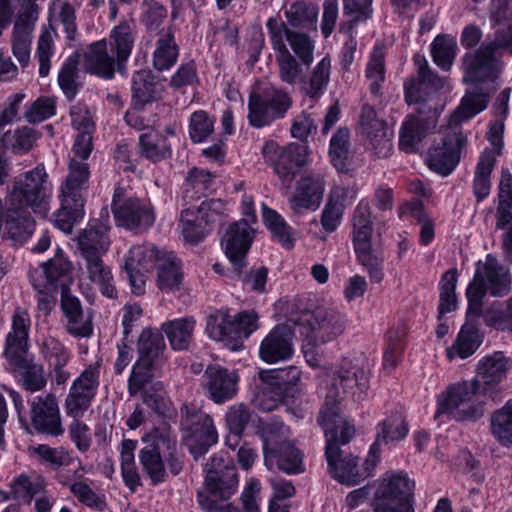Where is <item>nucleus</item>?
<instances>
[{"label":"nucleus","mask_w":512,"mask_h":512,"mask_svg":"<svg viewBox=\"0 0 512 512\" xmlns=\"http://www.w3.org/2000/svg\"><path fill=\"white\" fill-rule=\"evenodd\" d=\"M317 421L324 430L325 456L329 472L334 479L342 484L354 486L373 475L379 461L370 450L360 467L358 457L341 448L355 436V429L340 413L334 410L320 411Z\"/></svg>","instance_id":"f257e3e1"},{"label":"nucleus","mask_w":512,"mask_h":512,"mask_svg":"<svg viewBox=\"0 0 512 512\" xmlns=\"http://www.w3.org/2000/svg\"><path fill=\"white\" fill-rule=\"evenodd\" d=\"M511 45L512 35L508 33L506 38H501L500 34L492 42L483 43L476 51L464 55L463 81L472 87L466 91L460 105L452 114V122L469 120L487 108L490 96L484 85L493 82L497 77L494 54L498 49L509 48Z\"/></svg>","instance_id":"f03ea898"},{"label":"nucleus","mask_w":512,"mask_h":512,"mask_svg":"<svg viewBox=\"0 0 512 512\" xmlns=\"http://www.w3.org/2000/svg\"><path fill=\"white\" fill-rule=\"evenodd\" d=\"M286 22L276 17H270L266 23L269 38L272 39L274 26L281 39L287 41L300 59L301 63L309 66L313 62L314 43L309 33L317 31L318 7L305 1H297L284 12Z\"/></svg>","instance_id":"7ed1b4c3"},{"label":"nucleus","mask_w":512,"mask_h":512,"mask_svg":"<svg viewBox=\"0 0 512 512\" xmlns=\"http://www.w3.org/2000/svg\"><path fill=\"white\" fill-rule=\"evenodd\" d=\"M143 474L153 486L168 481L169 474L179 475L184 467V454L178 449L177 439L166 433H155L139 451Z\"/></svg>","instance_id":"20e7f679"},{"label":"nucleus","mask_w":512,"mask_h":512,"mask_svg":"<svg viewBox=\"0 0 512 512\" xmlns=\"http://www.w3.org/2000/svg\"><path fill=\"white\" fill-rule=\"evenodd\" d=\"M90 177L89 165L85 162L70 159L68 174L61 184L60 208L54 213V225L64 233L70 234L75 224L84 216L86 199L84 193L88 189Z\"/></svg>","instance_id":"39448f33"},{"label":"nucleus","mask_w":512,"mask_h":512,"mask_svg":"<svg viewBox=\"0 0 512 512\" xmlns=\"http://www.w3.org/2000/svg\"><path fill=\"white\" fill-rule=\"evenodd\" d=\"M510 289L509 268L503 266L493 254H487L484 262L480 260L476 263L474 276L466 289L467 315L480 317L486 294L503 297Z\"/></svg>","instance_id":"423d86ee"},{"label":"nucleus","mask_w":512,"mask_h":512,"mask_svg":"<svg viewBox=\"0 0 512 512\" xmlns=\"http://www.w3.org/2000/svg\"><path fill=\"white\" fill-rule=\"evenodd\" d=\"M369 382V364L364 357L344 358L333 372L327 387L325 406L321 411L334 410L339 413L337 403L348 394L362 399L369 389Z\"/></svg>","instance_id":"0eeeda50"},{"label":"nucleus","mask_w":512,"mask_h":512,"mask_svg":"<svg viewBox=\"0 0 512 512\" xmlns=\"http://www.w3.org/2000/svg\"><path fill=\"white\" fill-rule=\"evenodd\" d=\"M485 395L476 381L451 384L439 396L435 417L447 414L457 422H476L484 416Z\"/></svg>","instance_id":"6e6552de"},{"label":"nucleus","mask_w":512,"mask_h":512,"mask_svg":"<svg viewBox=\"0 0 512 512\" xmlns=\"http://www.w3.org/2000/svg\"><path fill=\"white\" fill-rule=\"evenodd\" d=\"M257 320L258 315L254 311L231 316L219 310L207 318L206 331L211 339L225 342L232 350H237L242 347L243 339L257 330Z\"/></svg>","instance_id":"1a4fd4ad"},{"label":"nucleus","mask_w":512,"mask_h":512,"mask_svg":"<svg viewBox=\"0 0 512 512\" xmlns=\"http://www.w3.org/2000/svg\"><path fill=\"white\" fill-rule=\"evenodd\" d=\"M291 95L284 89L270 86L252 92L248 98V121L254 128H263L286 117L292 107Z\"/></svg>","instance_id":"9d476101"},{"label":"nucleus","mask_w":512,"mask_h":512,"mask_svg":"<svg viewBox=\"0 0 512 512\" xmlns=\"http://www.w3.org/2000/svg\"><path fill=\"white\" fill-rule=\"evenodd\" d=\"M47 177L44 166H36L21 174L15 179L5 204L18 206L33 213L45 211L48 199L45 186Z\"/></svg>","instance_id":"9b49d317"},{"label":"nucleus","mask_w":512,"mask_h":512,"mask_svg":"<svg viewBox=\"0 0 512 512\" xmlns=\"http://www.w3.org/2000/svg\"><path fill=\"white\" fill-rule=\"evenodd\" d=\"M449 119V129L440 141L435 142L428 150L427 166L441 176L451 174L461 159V152L467 146V136L459 128V124Z\"/></svg>","instance_id":"f8f14e48"},{"label":"nucleus","mask_w":512,"mask_h":512,"mask_svg":"<svg viewBox=\"0 0 512 512\" xmlns=\"http://www.w3.org/2000/svg\"><path fill=\"white\" fill-rule=\"evenodd\" d=\"M180 427L191 439L189 452L194 460L204 456L218 442V433L212 417L187 404L180 409Z\"/></svg>","instance_id":"ddd939ff"},{"label":"nucleus","mask_w":512,"mask_h":512,"mask_svg":"<svg viewBox=\"0 0 512 512\" xmlns=\"http://www.w3.org/2000/svg\"><path fill=\"white\" fill-rule=\"evenodd\" d=\"M301 320L308 325L306 345L312 348L333 341L340 336L346 327L345 316L337 309L318 306L312 311L303 313Z\"/></svg>","instance_id":"4468645a"},{"label":"nucleus","mask_w":512,"mask_h":512,"mask_svg":"<svg viewBox=\"0 0 512 512\" xmlns=\"http://www.w3.org/2000/svg\"><path fill=\"white\" fill-rule=\"evenodd\" d=\"M308 153L307 144L290 143L285 147H279L270 142L263 148L264 157L270 162L286 189L291 187L299 170L306 164Z\"/></svg>","instance_id":"2eb2a0df"},{"label":"nucleus","mask_w":512,"mask_h":512,"mask_svg":"<svg viewBox=\"0 0 512 512\" xmlns=\"http://www.w3.org/2000/svg\"><path fill=\"white\" fill-rule=\"evenodd\" d=\"M121 195L122 190L115 189L111 207L116 225L135 233L147 231L155 221L151 204L140 198L121 201Z\"/></svg>","instance_id":"dca6fc26"},{"label":"nucleus","mask_w":512,"mask_h":512,"mask_svg":"<svg viewBox=\"0 0 512 512\" xmlns=\"http://www.w3.org/2000/svg\"><path fill=\"white\" fill-rule=\"evenodd\" d=\"M414 488V481L405 473L385 475L377 483L372 503L414 512Z\"/></svg>","instance_id":"f3484780"},{"label":"nucleus","mask_w":512,"mask_h":512,"mask_svg":"<svg viewBox=\"0 0 512 512\" xmlns=\"http://www.w3.org/2000/svg\"><path fill=\"white\" fill-rule=\"evenodd\" d=\"M438 111L432 106L422 105L414 114H409L399 131V149L407 154L416 153L418 145L437 125Z\"/></svg>","instance_id":"a211bd4d"},{"label":"nucleus","mask_w":512,"mask_h":512,"mask_svg":"<svg viewBox=\"0 0 512 512\" xmlns=\"http://www.w3.org/2000/svg\"><path fill=\"white\" fill-rule=\"evenodd\" d=\"M205 472V486L211 496L226 500L234 494L238 483L236 469L223 452L209 459Z\"/></svg>","instance_id":"6ab92c4d"},{"label":"nucleus","mask_w":512,"mask_h":512,"mask_svg":"<svg viewBox=\"0 0 512 512\" xmlns=\"http://www.w3.org/2000/svg\"><path fill=\"white\" fill-rule=\"evenodd\" d=\"M254 229L248 219H241L229 225L222 238L225 254L231 262L234 272L241 274L247 266L246 257L253 242Z\"/></svg>","instance_id":"aec40b11"},{"label":"nucleus","mask_w":512,"mask_h":512,"mask_svg":"<svg viewBox=\"0 0 512 512\" xmlns=\"http://www.w3.org/2000/svg\"><path fill=\"white\" fill-rule=\"evenodd\" d=\"M511 367V359L502 351H495L482 357L476 366V381L481 390L490 394L493 401L498 399L499 384L507 378Z\"/></svg>","instance_id":"412c9836"},{"label":"nucleus","mask_w":512,"mask_h":512,"mask_svg":"<svg viewBox=\"0 0 512 512\" xmlns=\"http://www.w3.org/2000/svg\"><path fill=\"white\" fill-rule=\"evenodd\" d=\"M239 375L218 364L208 365L203 374V388L215 404H224L238 392Z\"/></svg>","instance_id":"4be33fe9"},{"label":"nucleus","mask_w":512,"mask_h":512,"mask_svg":"<svg viewBox=\"0 0 512 512\" xmlns=\"http://www.w3.org/2000/svg\"><path fill=\"white\" fill-rule=\"evenodd\" d=\"M30 419L38 433L59 436L64 432L58 403L53 393L33 399L30 407Z\"/></svg>","instance_id":"5701e85b"},{"label":"nucleus","mask_w":512,"mask_h":512,"mask_svg":"<svg viewBox=\"0 0 512 512\" xmlns=\"http://www.w3.org/2000/svg\"><path fill=\"white\" fill-rule=\"evenodd\" d=\"M293 338L294 332L288 323L276 325L260 344L261 360L273 364L291 358L294 352Z\"/></svg>","instance_id":"b1692460"},{"label":"nucleus","mask_w":512,"mask_h":512,"mask_svg":"<svg viewBox=\"0 0 512 512\" xmlns=\"http://www.w3.org/2000/svg\"><path fill=\"white\" fill-rule=\"evenodd\" d=\"M60 306L68 334L75 338H89L93 334L92 315L85 314L80 300L70 289L61 292Z\"/></svg>","instance_id":"393cba45"},{"label":"nucleus","mask_w":512,"mask_h":512,"mask_svg":"<svg viewBox=\"0 0 512 512\" xmlns=\"http://www.w3.org/2000/svg\"><path fill=\"white\" fill-rule=\"evenodd\" d=\"M512 175L503 170L498 186L496 206V228L507 229L503 240V251L507 258L512 255Z\"/></svg>","instance_id":"a878e982"},{"label":"nucleus","mask_w":512,"mask_h":512,"mask_svg":"<svg viewBox=\"0 0 512 512\" xmlns=\"http://www.w3.org/2000/svg\"><path fill=\"white\" fill-rule=\"evenodd\" d=\"M30 323L27 311L16 308L12 316V329L5 340L4 356L9 365L26 358Z\"/></svg>","instance_id":"bb28decb"},{"label":"nucleus","mask_w":512,"mask_h":512,"mask_svg":"<svg viewBox=\"0 0 512 512\" xmlns=\"http://www.w3.org/2000/svg\"><path fill=\"white\" fill-rule=\"evenodd\" d=\"M264 463L269 470H280L286 474H300L305 468L302 452L290 441H281L272 448H266Z\"/></svg>","instance_id":"cd10ccee"},{"label":"nucleus","mask_w":512,"mask_h":512,"mask_svg":"<svg viewBox=\"0 0 512 512\" xmlns=\"http://www.w3.org/2000/svg\"><path fill=\"white\" fill-rule=\"evenodd\" d=\"M109 50L106 40L91 44L84 58L85 71L103 79H112L116 70L122 72L125 63H119L118 57L109 54Z\"/></svg>","instance_id":"c85d7f7f"},{"label":"nucleus","mask_w":512,"mask_h":512,"mask_svg":"<svg viewBox=\"0 0 512 512\" xmlns=\"http://www.w3.org/2000/svg\"><path fill=\"white\" fill-rule=\"evenodd\" d=\"M324 187L325 183L320 175L302 177L297 183V193L289 200L291 210L300 215L305 210L318 209L323 198Z\"/></svg>","instance_id":"c756f323"},{"label":"nucleus","mask_w":512,"mask_h":512,"mask_svg":"<svg viewBox=\"0 0 512 512\" xmlns=\"http://www.w3.org/2000/svg\"><path fill=\"white\" fill-rule=\"evenodd\" d=\"M3 224L5 228L4 237L18 244L27 241L35 229L32 211L10 204H5Z\"/></svg>","instance_id":"7c9ffc66"},{"label":"nucleus","mask_w":512,"mask_h":512,"mask_svg":"<svg viewBox=\"0 0 512 512\" xmlns=\"http://www.w3.org/2000/svg\"><path fill=\"white\" fill-rule=\"evenodd\" d=\"M165 350L162 332L150 327L142 330L137 341V361L160 370L166 362Z\"/></svg>","instance_id":"2f4dec72"},{"label":"nucleus","mask_w":512,"mask_h":512,"mask_svg":"<svg viewBox=\"0 0 512 512\" xmlns=\"http://www.w3.org/2000/svg\"><path fill=\"white\" fill-rule=\"evenodd\" d=\"M409 431L406 417L401 412H394L379 422L376 426V438L370 446V451L376 459H380L382 444H389L403 440Z\"/></svg>","instance_id":"473e14b6"},{"label":"nucleus","mask_w":512,"mask_h":512,"mask_svg":"<svg viewBox=\"0 0 512 512\" xmlns=\"http://www.w3.org/2000/svg\"><path fill=\"white\" fill-rule=\"evenodd\" d=\"M274 27L272 39H270L272 47L276 52V62L279 68V78L289 85L297 82L302 83L304 73L301 65L296 58L290 53L285 41L281 39L279 32Z\"/></svg>","instance_id":"72a5a7b5"},{"label":"nucleus","mask_w":512,"mask_h":512,"mask_svg":"<svg viewBox=\"0 0 512 512\" xmlns=\"http://www.w3.org/2000/svg\"><path fill=\"white\" fill-rule=\"evenodd\" d=\"M132 105L134 109L144 107L161 98L160 84L151 70L142 69L132 75Z\"/></svg>","instance_id":"f704fd0d"},{"label":"nucleus","mask_w":512,"mask_h":512,"mask_svg":"<svg viewBox=\"0 0 512 512\" xmlns=\"http://www.w3.org/2000/svg\"><path fill=\"white\" fill-rule=\"evenodd\" d=\"M41 273L38 271L36 276L43 275V280H39L46 287H60L61 292L70 289L72 278V264L64 258L62 251L58 249L56 255L41 264Z\"/></svg>","instance_id":"c9c22d12"},{"label":"nucleus","mask_w":512,"mask_h":512,"mask_svg":"<svg viewBox=\"0 0 512 512\" xmlns=\"http://www.w3.org/2000/svg\"><path fill=\"white\" fill-rule=\"evenodd\" d=\"M259 379L266 380L275 391L285 398L294 397L300 391L301 370L296 366L261 370Z\"/></svg>","instance_id":"e433bc0d"},{"label":"nucleus","mask_w":512,"mask_h":512,"mask_svg":"<svg viewBox=\"0 0 512 512\" xmlns=\"http://www.w3.org/2000/svg\"><path fill=\"white\" fill-rule=\"evenodd\" d=\"M77 244L82 257L104 255L110 244L107 227L97 220L90 222L78 235Z\"/></svg>","instance_id":"4c0bfd02"},{"label":"nucleus","mask_w":512,"mask_h":512,"mask_svg":"<svg viewBox=\"0 0 512 512\" xmlns=\"http://www.w3.org/2000/svg\"><path fill=\"white\" fill-rule=\"evenodd\" d=\"M136 37L134 20H122L110 33L108 48L118 57L119 63H126L131 55Z\"/></svg>","instance_id":"58836bf2"},{"label":"nucleus","mask_w":512,"mask_h":512,"mask_svg":"<svg viewBox=\"0 0 512 512\" xmlns=\"http://www.w3.org/2000/svg\"><path fill=\"white\" fill-rule=\"evenodd\" d=\"M484 335L472 323L466 322L460 329L453 345L447 349V358L453 360L455 357L466 359L473 355L480 347Z\"/></svg>","instance_id":"ea45409f"},{"label":"nucleus","mask_w":512,"mask_h":512,"mask_svg":"<svg viewBox=\"0 0 512 512\" xmlns=\"http://www.w3.org/2000/svg\"><path fill=\"white\" fill-rule=\"evenodd\" d=\"M500 154L492 146V148H486L480 155L473 179V193L477 198V202L484 200L490 193V176L496 157Z\"/></svg>","instance_id":"a19ab883"},{"label":"nucleus","mask_w":512,"mask_h":512,"mask_svg":"<svg viewBox=\"0 0 512 512\" xmlns=\"http://www.w3.org/2000/svg\"><path fill=\"white\" fill-rule=\"evenodd\" d=\"M139 153L147 160L158 163L171 158L172 147L167 137L158 131H149L139 136Z\"/></svg>","instance_id":"79ce46f5"},{"label":"nucleus","mask_w":512,"mask_h":512,"mask_svg":"<svg viewBox=\"0 0 512 512\" xmlns=\"http://www.w3.org/2000/svg\"><path fill=\"white\" fill-rule=\"evenodd\" d=\"M10 366L18 382L25 390L34 393L45 388L47 379L41 364L25 358Z\"/></svg>","instance_id":"37998d69"},{"label":"nucleus","mask_w":512,"mask_h":512,"mask_svg":"<svg viewBox=\"0 0 512 512\" xmlns=\"http://www.w3.org/2000/svg\"><path fill=\"white\" fill-rule=\"evenodd\" d=\"M330 161L340 173L350 170L352 159L350 131L346 127H339L332 135L328 151Z\"/></svg>","instance_id":"c03bdc74"},{"label":"nucleus","mask_w":512,"mask_h":512,"mask_svg":"<svg viewBox=\"0 0 512 512\" xmlns=\"http://www.w3.org/2000/svg\"><path fill=\"white\" fill-rule=\"evenodd\" d=\"M194 328V319L180 318L163 323L160 332L165 333L173 350L181 351L188 349Z\"/></svg>","instance_id":"a18cd8bd"},{"label":"nucleus","mask_w":512,"mask_h":512,"mask_svg":"<svg viewBox=\"0 0 512 512\" xmlns=\"http://www.w3.org/2000/svg\"><path fill=\"white\" fill-rule=\"evenodd\" d=\"M179 56V47L175 41L174 32L171 27L163 34H160L156 49L153 53V66L158 71L170 69Z\"/></svg>","instance_id":"49530a36"},{"label":"nucleus","mask_w":512,"mask_h":512,"mask_svg":"<svg viewBox=\"0 0 512 512\" xmlns=\"http://www.w3.org/2000/svg\"><path fill=\"white\" fill-rule=\"evenodd\" d=\"M510 88H505L497 97L494 103V113L496 119L489 125L487 139L490 144L497 149L498 153L503 148L504 119L509 110Z\"/></svg>","instance_id":"de8ad7c7"},{"label":"nucleus","mask_w":512,"mask_h":512,"mask_svg":"<svg viewBox=\"0 0 512 512\" xmlns=\"http://www.w3.org/2000/svg\"><path fill=\"white\" fill-rule=\"evenodd\" d=\"M490 430L502 446L509 448L512 445V400L491 414Z\"/></svg>","instance_id":"09e8293b"},{"label":"nucleus","mask_w":512,"mask_h":512,"mask_svg":"<svg viewBox=\"0 0 512 512\" xmlns=\"http://www.w3.org/2000/svg\"><path fill=\"white\" fill-rule=\"evenodd\" d=\"M103 255L83 257L86 262L89 279L98 284L103 295L109 298L117 297V290L111 284L112 274L110 268L102 260Z\"/></svg>","instance_id":"8fccbe9b"},{"label":"nucleus","mask_w":512,"mask_h":512,"mask_svg":"<svg viewBox=\"0 0 512 512\" xmlns=\"http://www.w3.org/2000/svg\"><path fill=\"white\" fill-rule=\"evenodd\" d=\"M40 136L33 128L28 126L3 133L0 138V146L6 150L10 149L14 154H24L30 151L34 142Z\"/></svg>","instance_id":"3c124183"},{"label":"nucleus","mask_w":512,"mask_h":512,"mask_svg":"<svg viewBox=\"0 0 512 512\" xmlns=\"http://www.w3.org/2000/svg\"><path fill=\"white\" fill-rule=\"evenodd\" d=\"M362 125L375 154L379 158L389 156L393 147L391 141L392 132L389 131L386 124L383 121L374 119L367 124L362 122Z\"/></svg>","instance_id":"603ef678"},{"label":"nucleus","mask_w":512,"mask_h":512,"mask_svg":"<svg viewBox=\"0 0 512 512\" xmlns=\"http://www.w3.org/2000/svg\"><path fill=\"white\" fill-rule=\"evenodd\" d=\"M182 234L186 241L198 243L208 233V226L213 223L212 218H205L198 211L184 210L181 214Z\"/></svg>","instance_id":"864d4df0"},{"label":"nucleus","mask_w":512,"mask_h":512,"mask_svg":"<svg viewBox=\"0 0 512 512\" xmlns=\"http://www.w3.org/2000/svg\"><path fill=\"white\" fill-rule=\"evenodd\" d=\"M458 281V272L456 268L447 270L441 277L438 320L457 307L456 286Z\"/></svg>","instance_id":"5fc2aeb1"},{"label":"nucleus","mask_w":512,"mask_h":512,"mask_svg":"<svg viewBox=\"0 0 512 512\" xmlns=\"http://www.w3.org/2000/svg\"><path fill=\"white\" fill-rule=\"evenodd\" d=\"M331 61L324 57L313 69L308 81L303 78L302 91L310 98H319L330 79Z\"/></svg>","instance_id":"6e6d98bb"},{"label":"nucleus","mask_w":512,"mask_h":512,"mask_svg":"<svg viewBox=\"0 0 512 512\" xmlns=\"http://www.w3.org/2000/svg\"><path fill=\"white\" fill-rule=\"evenodd\" d=\"M457 43L447 35H438L431 44L434 63L443 70H449L456 55Z\"/></svg>","instance_id":"4d7b16f0"},{"label":"nucleus","mask_w":512,"mask_h":512,"mask_svg":"<svg viewBox=\"0 0 512 512\" xmlns=\"http://www.w3.org/2000/svg\"><path fill=\"white\" fill-rule=\"evenodd\" d=\"M251 419L252 411L244 403H236L228 408L225 421L234 440H241Z\"/></svg>","instance_id":"13d9d810"},{"label":"nucleus","mask_w":512,"mask_h":512,"mask_svg":"<svg viewBox=\"0 0 512 512\" xmlns=\"http://www.w3.org/2000/svg\"><path fill=\"white\" fill-rule=\"evenodd\" d=\"M290 429L279 417H272L267 421H259L257 434L263 441V452L266 448L278 445L281 438L289 436Z\"/></svg>","instance_id":"bf43d9fd"},{"label":"nucleus","mask_w":512,"mask_h":512,"mask_svg":"<svg viewBox=\"0 0 512 512\" xmlns=\"http://www.w3.org/2000/svg\"><path fill=\"white\" fill-rule=\"evenodd\" d=\"M360 264L367 270L370 280L375 283L382 281L384 255L382 250L373 249L372 246L355 251Z\"/></svg>","instance_id":"052dcab7"},{"label":"nucleus","mask_w":512,"mask_h":512,"mask_svg":"<svg viewBox=\"0 0 512 512\" xmlns=\"http://www.w3.org/2000/svg\"><path fill=\"white\" fill-rule=\"evenodd\" d=\"M78 64V55H71L63 64L58 75L59 86L68 100H73L78 93V83L76 82Z\"/></svg>","instance_id":"680f3d73"},{"label":"nucleus","mask_w":512,"mask_h":512,"mask_svg":"<svg viewBox=\"0 0 512 512\" xmlns=\"http://www.w3.org/2000/svg\"><path fill=\"white\" fill-rule=\"evenodd\" d=\"M406 330L404 326H397L387 332V347L384 351V366L395 368L404 350V338Z\"/></svg>","instance_id":"e2e57ef3"},{"label":"nucleus","mask_w":512,"mask_h":512,"mask_svg":"<svg viewBox=\"0 0 512 512\" xmlns=\"http://www.w3.org/2000/svg\"><path fill=\"white\" fill-rule=\"evenodd\" d=\"M158 370L159 369L155 367L136 360L128 379L127 389L129 395L134 397L145 390L146 385L153 380L155 372Z\"/></svg>","instance_id":"0e129e2a"},{"label":"nucleus","mask_w":512,"mask_h":512,"mask_svg":"<svg viewBox=\"0 0 512 512\" xmlns=\"http://www.w3.org/2000/svg\"><path fill=\"white\" fill-rule=\"evenodd\" d=\"M284 399L285 397L280 395V392L275 391L266 380H260L257 391L252 398V403L258 410L270 412L276 409Z\"/></svg>","instance_id":"69168bd1"},{"label":"nucleus","mask_w":512,"mask_h":512,"mask_svg":"<svg viewBox=\"0 0 512 512\" xmlns=\"http://www.w3.org/2000/svg\"><path fill=\"white\" fill-rule=\"evenodd\" d=\"M214 130V120L207 112L199 110L191 115L189 122V135L194 143L205 141Z\"/></svg>","instance_id":"338daca9"},{"label":"nucleus","mask_w":512,"mask_h":512,"mask_svg":"<svg viewBox=\"0 0 512 512\" xmlns=\"http://www.w3.org/2000/svg\"><path fill=\"white\" fill-rule=\"evenodd\" d=\"M143 5L146 6V10L142 15V22L147 31L159 35L163 34L164 32L160 28L167 17V9L154 0H145Z\"/></svg>","instance_id":"774afa93"}]
</instances>
